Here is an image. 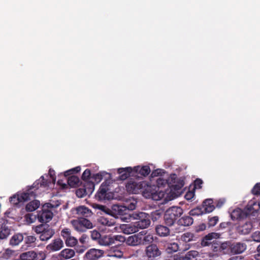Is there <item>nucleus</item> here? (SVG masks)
Wrapping results in <instances>:
<instances>
[{"instance_id": "nucleus-63", "label": "nucleus", "mask_w": 260, "mask_h": 260, "mask_svg": "<svg viewBox=\"0 0 260 260\" xmlns=\"http://www.w3.org/2000/svg\"><path fill=\"white\" fill-rule=\"evenodd\" d=\"M207 225L205 223H201L196 227V231L200 232L206 230Z\"/></svg>"}, {"instance_id": "nucleus-24", "label": "nucleus", "mask_w": 260, "mask_h": 260, "mask_svg": "<svg viewBox=\"0 0 260 260\" xmlns=\"http://www.w3.org/2000/svg\"><path fill=\"white\" fill-rule=\"evenodd\" d=\"M64 180L67 182L68 188L69 186L72 187H76L79 183V178L75 175H71L68 177V178L66 177Z\"/></svg>"}, {"instance_id": "nucleus-38", "label": "nucleus", "mask_w": 260, "mask_h": 260, "mask_svg": "<svg viewBox=\"0 0 260 260\" xmlns=\"http://www.w3.org/2000/svg\"><path fill=\"white\" fill-rule=\"evenodd\" d=\"M24 217L26 222L29 224L36 221L37 219V215H34L32 213H29L25 214Z\"/></svg>"}, {"instance_id": "nucleus-45", "label": "nucleus", "mask_w": 260, "mask_h": 260, "mask_svg": "<svg viewBox=\"0 0 260 260\" xmlns=\"http://www.w3.org/2000/svg\"><path fill=\"white\" fill-rule=\"evenodd\" d=\"M32 253H29L28 251L23 252L20 254L17 258L14 259L13 260H28L29 259V258H31V256H32L31 254Z\"/></svg>"}, {"instance_id": "nucleus-32", "label": "nucleus", "mask_w": 260, "mask_h": 260, "mask_svg": "<svg viewBox=\"0 0 260 260\" xmlns=\"http://www.w3.org/2000/svg\"><path fill=\"white\" fill-rule=\"evenodd\" d=\"M80 170H81L80 167L78 166L75 168L70 169L68 171H66V172H64L63 175L60 174V175L59 176V177L60 176V177H62L63 178H66V177H69L71 175H74V174L79 172L80 171Z\"/></svg>"}, {"instance_id": "nucleus-48", "label": "nucleus", "mask_w": 260, "mask_h": 260, "mask_svg": "<svg viewBox=\"0 0 260 260\" xmlns=\"http://www.w3.org/2000/svg\"><path fill=\"white\" fill-rule=\"evenodd\" d=\"M126 238L120 235H113V244H115L116 241L126 243Z\"/></svg>"}, {"instance_id": "nucleus-6", "label": "nucleus", "mask_w": 260, "mask_h": 260, "mask_svg": "<svg viewBox=\"0 0 260 260\" xmlns=\"http://www.w3.org/2000/svg\"><path fill=\"white\" fill-rule=\"evenodd\" d=\"M110 215L114 217L115 218L120 219L121 221L125 222L131 221L135 219V214H129V212H105Z\"/></svg>"}, {"instance_id": "nucleus-12", "label": "nucleus", "mask_w": 260, "mask_h": 260, "mask_svg": "<svg viewBox=\"0 0 260 260\" xmlns=\"http://www.w3.org/2000/svg\"><path fill=\"white\" fill-rule=\"evenodd\" d=\"M246 249V245L241 242L233 243L231 246L230 252L234 254H240Z\"/></svg>"}, {"instance_id": "nucleus-17", "label": "nucleus", "mask_w": 260, "mask_h": 260, "mask_svg": "<svg viewBox=\"0 0 260 260\" xmlns=\"http://www.w3.org/2000/svg\"><path fill=\"white\" fill-rule=\"evenodd\" d=\"M98 243L101 245L106 246L113 244V235L111 234L102 235Z\"/></svg>"}, {"instance_id": "nucleus-59", "label": "nucleus", "mask_w": 260, "mask_h": 260, "mask_svg": "<svg viewBox=\"0 0 260 260\" xmlns=\"http://www.w3.org/2000/svg\"><path fill=\"white\" fill-rule=\"evenodd\" d=\"M251 238L252 240L257 242H260V232L256 231L252 235Z\"/></svg>"}, {"instance_id": "nucleus-11", "label": "nucleus", "mask_w": 260, "mask_h": 260, "mask_svg": "<svg viewBox=\"0 0 260 260\" xmlns=\"http://www.w3.org/2000/svg\"><path fill=\"white\" fill-rule=\"evenodd\" d=\"M168 186L170 188V193L172 196V198L178 197L181 192V189L184 186V182L183 180H180L176 184Z\"/></svg>"}, {"instance_id": "nucleus-37", "label": "nucleus", "mask_w": 260, "mask_h": 260, "mask_svg": "<svg viewBox=\"0 0 260 260\" xmlns=\"http://www.w3.org/2000/svg\"><path fill=\"white\" fill-rule=\"evenodd\" d=\"M83 187L86 189L87 194L90 196L94 190V184L92 182L88 181L85 183Z\"/></svg>"}, {"instance_id": "nucleus-1", "label": "nucleus", "mask_w": 260, "mask_h": 260, "mask_svg": "<svg viewBox=\"0 0 260 260\" xmlns=\"http://www.w3.org/2000/svg\"><path fill=\"white\" fill-rule=\"evenodd\" d=\"M49 182L45 179L44 176H41L39 179L36 180L33 184L28 187L25 191H19L10 197L9 202L15 208L23 207L24 203L35 198L37 196L36 190L40 187H45L48 185Z\"/></svg>"}, {"instance_id": "nucleus-41", "label": "nucleus", "mask_w": 260, "mask_h": 260, "mask_svg": "<svg viewBox=\"0 0 260 260\" xmlns=\"http://www.w3.org/2000/svg\"><path fill=\"white\" fill-rule=\"evenodd\" d=\"M198 255L199 252L197 251L190 250L185 254L184 259L186 260H191L192 258L196 257Z\"/></svg>"}, {"instance_id": "nucleus-2", "label": "nucleus", "mask_w": 260, "mask_h": 260, "mask_svg": "<svg viewBox=\"0 0 260 260\" xmlns=\"http://www.w3.org/2000/svg\"><path fill=\"white\" fill-rule=\"evenodd\" d=\"M135 219L138 220L134 223V226L126 225L123 229L124 234H130L138 232L139 229L147 228L150 224V215L146 212H136Z\"/></svg>"}, {"instance_id": "nucleus-39", "label": "nucleus", "mask_w": 260, "mask_h": 260, "mask_svg": "<svg viewBox=\"0 0 260 260\" xmlns=\"http://www.w3.org/2000/svg\"><path fill=\"white\" fill-rule=\"evenodd\" d=\"M66 245L68 247H74L78 243L77 239L74 237L71 236L64 241Z\"/></svg>"}, {"instance_id": "nucleus-47", "label": "nucleus", "mask_w": 260, "mask_h": 260, "mask_svg": "<svg viewBox=\"0 0 260 260\" xmlns=\"http://www.w3.org/2000/svg\"><path fill=\"white\" fill-rule=\"evenodd\" d=\"M45 216L46 222H48L49 221V212H41V214L40 215L39 214L37 215V218H38L39 221L41 223H43L44 221V216Z\"/></svg>"}, {"instance_id": "nucleus-56", "label": "nucleus", "mask_w": 260, "mask_h": 260, "mask_svg": "<svg viewBox=\"0 0 260 260\" xmlns=\"http://www.w3.org/2000/svg\"><path fill=\"white\" fill-rule=\"evenodd\" d=\"M91 176V172L89 169H86L83 173L82 174L81 178L84 181H87L90 178Z\"/></svg>"}, {"instance_id": "nucleus-57", "label": "nucleus", "mask_w": 260, "mask_h": 260, "mask_svg": "<svg viewBox=\"0 0 260 260\" xmlns=\"http://www.w3.org/2000/svg\"><path fill=\"white\" fill-rule=\"evenodd\" d=\"M103 174L102 173H99L95 174H93L92 176V178L94 180V181L97 183H99L103 178Z\"/></svg>"}, {"instance_id": "nucleus-5", "label": "nucleus", "mask_w": 260, "mask_h": 260, "mask_svg": "<svg viewBox=\"0 0 260 260\" xmlns=\"http://www.w3.org/2000/svg\"><path fill=\"white\" fill-rule=\"evenodd\" d=\"M108 186L103 183L95 195V199L99 201L109 200L112 199L113 194L108 192Z\"/></svg>"}, {"instance_id": "nucleus-25", "label": "nucleus", "mask_w": 260, "mask_h": 260, "mask_svg": "<svg viewBox=\"0 0 260 260\" xmlns=\"http://www.w3.org/2000/svg\"><path fill=\"white\" fill-rule=\"evenodd\" d=\"M40 206V202L39 200H34L29 202L25 206L26 211H35Z\"/></svg>"}, {"instance_id": "nucleus-23", "label": "nucleus", "mask_w": 260, "mask_h": 260, "mask_svg": "<svg viewBox=\"0 0 260 260\" xmlns=\"http://www.w3.org/2000/svg\"><path fill=\"white\" fill-rule=\"evenodd\" d=\"M24 239L22 234L17 233L14 235L10 240V244L12 246H16L19 244Z\"/></svg>"}, {"instance_id": "nucleus-30", "label": "nucleus", "mask_w": 260, "mask_h": 260, "mask_svg": "<svg viewBox=\"0 0 260 260\" xmlns=\"http://www.w3.org/2000/svg\"><path fill=\"white\" fill-rule=\"evenodd\" d=\"M98 222L103 225L108 226H111L115 224V221L114 219H109L108 218H106L104 217H100L98 219Z\"/></svg>"}, {"instance_id": "nucleus-4", "label": "nucleus", "mask_w": 260, "mask_h": 260, "mask_svg": "<svg viewBox=\"0 0 260 260\" xmlns=\"http://www.w3.org/2000/svg\"><path fill=\"white\" fill-rule=\"evenodd\" d=\"M146 184L144 182H137L133 179H131L126 183L125 188L127 191L129 193L137 194L143 191L142 189Z\"/></svg>"}, {"instance_id": "nucleus-20", "label": "nucleus", "mask_w": 260, "mask_h": 260, "mask_svg": "<svg viewBox=\"0 0 260 260\" xmlns=\"http://www.w3.org/2000/svg\"><path fill=\"white\" fill-rule=\"evenodd\" d=\"M252 225L250 222H246L245 224L238 228V232L243 235H247L251 232Z\"/></svg>"}, {"instance_id": "nucleus-15", "label": "nucleus", "mask_w": 260, "mask_h": 260, "mask_svg": "<svg viewBox=\"0 0 260 260\" xmlns=\"http://www.w3.org/2000/svg\"><path fill=\"white\" fill-rule=\"evenodd\" d=\"M140 234H135L126 238V245L131 246L141 245Z\"/></svg>"}, {"instance_id": "nucleus-28", "label": "nucleus", "mask_w": 260, "mask_h": 260, "mask_svg": "<svg viewBox=\"0 0 260 260\" xmlns=\"http://www.w3.org/2000/svg\"><path fill=\"white\" fill-rule=\"evenodd\" d=\"M166 251L169 254L177 252L179 249V245L176 242L167 243L165 246Z\"/></svg>"}, {"instance_id": "nucleus-49", "label": "nucleus", "mask_w": 260, "mask_h": 260, "mask_svg": "<svg viewBox=\"0 0 260 260\" xmlns=\"http://www.w3.org/2000/svg\"><path fill=\"white\" fill-rule=\"evenodd\" d=\"M61 236L63 237L64 240L67 239L71 236V231L69 229L64 228L61 231Z\"/></svg>"}, {"instance_id": "nucleus-10", "label": "nucleus", "mask_w": 260, "mask_h": 260, "mask_svg": "<svg viewBox=\"0 0 260 260\" xmlns=\"http://www.w3.org/2000/svg\"><path fill=\"white\" fill-rule=\"evenodd\" d=\"M117 172L120 175L119 178L121 180H124L130 176L135 175L134 168L131 167L119 168Z\"/></svg>"}, {"instance_id": "nucleus-61", "label": "nucleus", "mask_w": 260, "mask_h": 260, "mask_svg": "<svg viewBox=\"0 0 260 260\" xmlns=\"http://www.w3.org/2000/svg\"><path fill=\"white\" fill-rule=\"evenodd\" d=\"M40 239L41 241H47L49 240V230L41 233Z\"/></svg>"}, {"instance_id": "nucleus-46", "label": "nucleus", "mask_w": 260, "mask_h": 260, "mask_svg": "<svg viewBox=\"0 0 260 260\" xmlns=\"http://www.w3.org/2000/svg\"><path fill=\"white\" fill-rule=\"evenodd\" d=\"M36 238L33 236H28L24 238L25 243L27 246H31L35 243Z\"/></svg>"}, {"instance_id": "nucleus-51", "label": "nucleus", "mask_w": 260, "mask_h": 260, "mask_svg": "<svg viewBox=\"0 0 260 260\" xmlns=\"http://www.w3.org/2000/svg\"><path fill=\"white\" fill-rule=\"evenodd\" d=\"M251 192L255 196L260 195V182L256 183L252 188Z\"/></svg>"}, {"instance_id": "nucleus-36", "label": "nucleus", "mask_w": 260, "mask_h": 260, "mask_svg": "<svg viewBox=\"0 0 260 260\" xmlns=\"http://www.w3.org/2000/svg\"><path fill=\"white\" fill-rule=\"evenodd\" d=\"M215 204V209L216 208L219 209L221 208L225 204L226 200L224 198H219L214 200Z\"/></svg>"}, {"instance_id": "nucleus-34", "label": "nucleus", "mask_w": 260, "mask_h": 260, "mask_svg": "<svg viewBox=\"0 0 260 260\" xmlns=\"http://www.w3.org/2000/svg\"><path fill=\"white\" fill-rule=\"evenodd\" d=\"M166 192L162 190H157L151 193V197L154 200H160L164 198Z\"/></svg>"}, {"instance_id": "nucleus-55", "label": "nucleus", "mask_w": 260, "mask_h": 260, "mask_svg": "<svg viewBox=\"0 0 260 260\" xmlns=\"http://www.w3.org/2000/svg\"><path fill=\"white\" fill-rule=\"evenodd\" d=\"M61 204V201L59 200H50V209L56 208Z\"/></svg>"}, {"instance_id": "nucleus-42", "label": "nucleus", "mask_w": 260, "mask_h": 260, "mask_svg": "<svg viewBox=\"0 0 260 260\" xmlns=\"http://www.w3.org/2000/svg\"><path fill=\"white\" fill-rule=\"evenodd\" d=\"M49 226L47 224H41L35 228V232L38 234L44 233L48 230Z\"/></svg>"}, {"instance_id": "nucleus-31", "label": "nucleus", "mask_w": 260, "mask_h": 260, "mask_svg": "<svg viewBox=\"0 0 260 260\" xmlns=\"http://www.w3.org/2000/svg\"><path fill=\"white\" fill-rule=\"evenodd\" d=\"M71 223L74 229L78 232H84L85 231V228L81 224L80 220H73L71 221Z\"/></svg>"}, {"instance_id": "nucleus-14", "label": "nucleus", "mask_w": 260, "mask_h": 260, "mask_svg": "<svg viewBox=\"0 0 260 260\" xmlns=\"http://www.w3.org/2000/svg\"><path fill=\"white\" fill-rule=\"evenodd\" d=\"M178 217V214H175L174 212H165L164 219L168 226H172L174 224Z\"/></svg>"}, {"instance_id": "nucleus-13", "label": "nucleus", "mask_w": 260, "mask_h": 260, "mask_svg": "<svg viewBox=\"0 0 260 260\" xmlns=\"http://www.w3.org/2000/svg\"><path fill=\"white\" fill-rule=\"evenodd\" d=\"M246 209L245 211H259L260 210V202H256L254 200H250L246 206ZM238 210H239L240 211H243L239 208L234 209L233 211H238Z\"/></svg>"}, {"instance_id": "nucleus-54", "label": "nucleus", "mask_w": 260, "mask_h": 260, "mask_svg": "<svg viewBox=\"0 0 260 260\" xmlns=\"http://www.w3.org/2000/svg\"><path fill=\"white\" fill-rule=\"evenodd\" d=\"M102 235L100 232L96 230L91 232V238L93 240H98L99 241Z\"/></svg>"}, {"instance_id": "nucleus-18", "label": "nucleus", "mask_w": 260, "mask_h": 260, "mask_svg": "<svg viewBox=\"0 0 260 260\" xmlns=\"http://www.w3.org/2000/svg\"><path fill=\"white\" fill-rule=\"evenodd\" d=\"M193 218L189 216H184L179 219L177 223L178 225L183 226H188L193 223Z\"/></svg>"}, {"instance_id": "nucleus-52", "label": "nucleus", "mask_w": 260, "mask_h": 260, "mask_svg": "<svg viewBox=\"0 0 260 260\" xmlns=\"http://www.w3.org/2000/svg\"><path fill=\"white\" fill-rule=\"evenodd\" d=\"M76 196L78 198H83L85 196L87 195V193L86 191V189L84 188V187L79 188L78 189H77L76 191Z\"/></svg>"}, {"instance_id": "nucleus-44", "label": "nucleus", "mask_w": 260, "mask_h": 260, "mask_svg": "<svg viewBox=\"0 0 260 260\" xmlns=\"http://www.w3.org/2000/svg\"><path fill=\"white\" fill-rule=\"evenodd\" d=\"M79 219L81 221V224L85 227V231L87 229H89L93 228L92 223L88 219L84 218H81Z\"/></svg>"}, {"instance_id": "nucleus-35", "label": "nucleus", "mask_w": 260, "mask_h": 260, "mask_svg": "<svg viewBox=\"0 0 260 260\" xmlns=\"http://www.w3.org/2000/svg\"><path fill=\"white\" fill-rule=\"evenodd\" d=\"M194 235L193 233L190 232H186L183 234L181 237V239L185 242H189L193 240Z\"/></svg>"}, {"instance_id": "nucleus-3", "label": "nucleus", "mask_w": 260, "mask_h": 260, "mask_svg": "<svg viewBox=\"0 0 260 260\" xmlns=\"http://www.w3.org/2000/svg\"><path fill=\"white\" fill-rule=\"evenodd\" d=\"M145 253L147 260H158L161 255V251L156 244H151L147 246L145 250Z\"/></svg>"}, {"instance_id": "nucleus-33", "label": "nucleus", "mask_w": 260, "mask_h": 260, "mask_svg": "<svg viewBox=\"0 0 260 260\" xmlns=\"http://www.w3.org/2000/svg\"><path fill=\"white\" fill-rule=\"evenodd\" d=\"M28 252L32 253V254H29L32 255V256L31 258H29V259L28 260H44L46 257L45 254L43 252L37 253L34 251H29Z\"/></svg>"}, {"instance_id": "nucleus-22", "label": "nucleus", "mask_w": 260, "mask_h": 260, "mask_svg": "<svg viewBox=\"0 0 260 260\" xmlns=\"http://www.w3.org/2000/svg\"><path fill=\"white\" fill-rule=\"evenodd\" d=\"M11 230L5 223L0 224V240L6 239L10 234Z\"/></svg>"}, {"instance_id": "nucleus-60", "label": "nucleus", "mask_w": 260, "mask_h": 260, "mask_svg": "<svg viewBox=\"0 0 260 260\" xmlns=\"http://www.w3.org/2000/svg\"><path fill=\"white\" fill-rule=\"evenodd\" d=\"M165 173V171L164 170L158 169L153 171H152L151 173L152 177H156L158 176L159 175H162V174Z\"/></svg>"}, {"instance_id": "nucleus-21", "label": "nucleus", "mask_w": 260, "mask_h": 260, "mask_svg": "<svg viewBox=\"0 0 260 260\" xmlns=\"http://www.w3.org/2000/svg\"><path fill=\"white\" fill-rule=\"evenodd\" d=\"M204 208V211H213L215 209V204L213 199H207L205 200L202 204Z\"/></svg>"}, {"instance_id": "nucleus-26", "label": "nucleus", "mask_w": 260, "mask_h": 260, "mask_svg": "<svg viewBox=\"0 0 260 260\" xmlns=\"http://www.w3.org/2000/svg\"><path fill=\"white\" fill-rule=\"evenodd\" d=\"M140 235L141 237V245H146L147 244H153L152 242L154 241L153 236L151 234H148L147 235L142 236V234Z\"/></svg>"}, {"instance_id": "nucleus-29", "label": "nucleus", "mask_w": 260, "mask_h": 260, "mask_svg": "<svg viewBox=\"0 0 260 260\" xmlns=\"http://www.w3.org/2000/svg\"><path fill=\"white\" fill-rule=\"evenodd\" d=\"M75 252L73 249L66 248L60 252V255L63 259H67L72 258L75 255Z\"/></svg>"}, {"instance_id": "nucleus-64", "label": "nucleus", "mask_w": 260, "mask_h": 260, "mask_svg": "<svg viewBox=\"0 0 260 260\" xmlns=\"http://www.w3.org/2000/svg\"><path fill=\"white\" fill-rule=\"evenodd\" d=\"M203 183V182L202 179L197 178V179L195 180V181L194 182V187L196 188H201L202 185Z\"/></svg>"}, {"instance_id": "nucleus-27", "label": "nucleus", "mask_w": 260, "mask_h": 260, "mask_svg": "<svg viewBox=\"0 0 260 260\" xmlns=\"http://www.w3.org/2000/svg\"><path fill=\"white\" fill-rule=\"evenodd\" d=\"M63 241L60 238L56 239L50 244V249L58 251L63 247Z\"/></svg>"}, {"instance_id": "nucleus-58", "label": "nucleus", "mask_w": 260, "mask_h": 260, "mask_svg": "<svg viewBox=\"0 0 260 260\" xmlns=\"http://www.w3.org/2000/svg\"><path fill=\"white\" fill-rule=\"evenodd\" d=\"M161 212H151L150 219H151L153 221L157 220V219L160 217Z\"/></svg>"}, {"instance_id": "nucleus-53", "label": "nucleus", "mask_w": 260, "mask_h": 260, "mask_svg": "<svg viewBox=\"0 0 260 260\" xmlns=\"http://www.w3.org/2000/svg\"><path fill=\"white\" fill-rule=\"evenodd\" d=\"M60 175H58V181L57 182V184L58 185H59L60 188L62 189H66L67 188H68V185L67 184H66L65 182H64V180L63 179H64V178H63L62 177H59V176H60Z\"/></svg>"}, {"instance_id": "nucleus-62", "label": "nucleus", "mask_w": 260, "mask_h": 260, "mask_svg": "<svg viewBox=\"0 0 260 260\" xmlns=\"http://www.w3.org/2000/svg\"><path fill=\"white\" fill-rule=\"evenodd\" d=\"M51 180L53 184H55L56 181L55 172L53 170L50 168V183Z\"/></svg>"}, {"instance_id": "nucleus-7", "label": "nucleus", "mask_w": 260, "mask_h": 260, "mask_svg": "<svg viewBox=\"0 0 260 260\" xmlns=\"http://www.w3.org/2000/svg\"><path fill=\"white\" fill-rule=\"evenodd\" d=\"M220 235L219 233L212 232L205 236L202 239L201 245L203 247L209 246L212 243L215 244L214 240L220 238Z\"/></svg>"}, {"instance_id": "nucleus-43", "label": "nucleus", "mask_w": 260, "mask_h": 260, "mask_svg": "<svg viewBox=\"0 0 260 260\" xmlns=\"http://www.w3.org/2000/svg\"><path fill=\"white\" fill-rule=\"evenodd\" d=\"M208 225L209 228H210L215 226L217 224L219 220V218L217 216H208Z\"/></svg>"}, {"instance_id": "nucleus-40", "label": "nucleus", "mask_w": 260, "mask_h": 260, "mask_svg": "<svg viewBox=\"0 0 260 260\" xmlns=\"http://www.w3.org/2000/svg\"><path fill=\"white\" fill-rule=\"evenodd\" d=\"M232 243L230 241H226L223 243H222L219 245V248H220V250L221 252H227L228 250L230 251L231 246Z\"/></svg>"}, {"instance_id": "nucleus-9", "label": "nucleus", "mask_w": 260, "mask_h": 260, "mask_svg": "<svg viewBox=\"0 0 260 260\" xmlns=\"http://www.w3.org/2000/svg\"><path fill=\"white\" fill-rule=\"evenodd\" d=\"M104 252L102 250L90 249L85 253L84 257L88 260H97L103 256Z\"/></svg>"}, {"instance_id": "nucleus-19", "label": "nucleus", "mask_w": 260, "mask_h": 260, "mask_svg": "<svg viewBox=\"0 0 260 260\" xmlns=\"http://www.w3.org/2000/svg\"><path fill=\"white\" fill-rule=\"evenodd\" d=\"M155 231L157 234L160 237H167L170 235V229L164 225H159L156 226Z\"/></svg>"}, {"instance_id": "nucleus-8", "label": "nucleus", "mask_w": 260, "mask_h": 260, "mask_svg": "<svg viewBox=\"0 0 260 260\" xmlns=\"http://www.w3.org/2000/svg\"><path fill=\"white\" fill-rule=\"evenodd\" d=\"M231 219L234 221L240 222L246 219L251 215L255 216V212H229Z\"/></svg>"}, {"instance_id": "nucleus-50", "label": "nucleus", "mask_w": 260, "mask_h": 260, "mask_svg": "<svg viewBox=\"0 0 260 260\" xmlns=\"http://www.w3.org/2000/svg\"><path fill=\"white\" fill-rule=\"evenodd\" d=\"M109 256L116 257L117 258H121L123 256V253L121 251L114 248L113 251L110 252V254H109Z\"/></svg>"}, {"instance_id": "nucleus-16", "label": "nucleus", "mask_w": 260, "mask_h": 260, "mask_svg": "<svg viewBox=\"0 0 260 260\" xmlns=\"http://www.w3.org/2000/svg\"><path fill=\"white\" fill-rule=\"evenodd\" d=\"M134 171L135 175H140L141 176L146 177L148 176L150 173V169L149 166H145L142 167L138 166L134 167Z\"/></svg>"}]
</instances>
